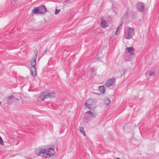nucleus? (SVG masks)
Masks as SVG:
<instances>
[{
	"label": "nucleus",
	"instance_id": "obj_1",
	"mask_svg": "<svg viewBox=\"0 0 159 159\" xmlns=\"http://www.w3.org/2000/svg\"><path fill=\"white\" fill-rule=\"evenodd\" d=\"M35 154L39 156L49 158L53 155L55 153L54 149L52 148L46 149L41 148H37L35 150Z\"/></svg>",
	"mask_w": 159,
	"mask_h": 159
},
{
	"label": "nucleus",
	"instance_id": "obj_2",
	"mask_svg": "<svg viewBox=\"0 0 159 159\" xmlns=\"http://www.w3.org/2000/svg\"><path fill=\"white\" fill-rule=\"evenodd\" d=\"M134 34V28L127 27L124 30L123 36L127 39H129Z\"/></svg>",
	"mask_w": 159,
	"mask_h": 159
},
{
	"label": "nucleus",
	"instance_id": "obj_3",
	"mask_svg": "<svg viewBox=\"0 0 159 159\" xmlns=\"http://www.w3.org/2000/svg\"><path fill=\"white\" fill-rule=\"evenodd\" d=\"M36 57H34L33 59L30 61V64L31 67H30V70L31 75L34 77L36 76V68L35 66L36 65Z\"/></svg>",
	"mask_w": 159,
	"mask_h": 159
},
{
	"label": "nucleus",
	"instance_id": "obj_4",
	"mask_svg": "<svg viewBox=\"0 0 159 159\" xmlns=\"http://www.w3.org/2000/svg\"><path fill=\"white\" fill-rule=\"evenodd\" d=\"M137 9L140 12H143L145 9V4L141 2H138L136 4Z\"/></svg>",
	"mask_w": 159,
	"mask_h": 159
},
{
	"label": "nucleus",
	"instance_id": "obj_5",
	"mask_svg": "<svg viewBox=\"0 0 159 159\" xmlns=\"http://www.w3.org/2000/svg\"><path fill=\"white\" fill-rule=\"evenodd\" d=\"M116 80V79L115 77H113L108 79L105 83V86L108 88L112 86Z\"/></svg>",
	"mask_w": 159,
	"mask_h": 159
},
{
	"label": "nucleus",
	"instance_id": "obj_6",
	"mask_svg": "<svg viewBox=\"0 0 159 159\" xmlns=\"http://www.w3.org/2000/svg\"><path fill=\"white\" fill-rule=\"evenodd\" d=\"M48 94V93H47ZM47 93H45V92L41 93L39 96L37 97V99L39 101L41 102L43 101L46 98H48L47 97Z\"/></svg>",
	"mask_w": 159,
	"mask_h": 159
},
{
	"label": "nucleus",
	"instance_id": "obj_7",
	"mask_svg": "<svg viewBox=\"0 0 159 159\" xmlns=\"http://www.w3.org/2000/svg\"><path fill=\"white\" fill-rule=\"evenodd\" d=\"M94 102L93 99L91 98L86 101L85 103V105L89 109H91V106Z\"/></svg>",
	"mask_w": 159,
	"mask_h": 159
},
{
	"label": "nucleus",
	"instance_id": "obj_8",
	"mask_svg": "<svg viewBox=\"0 0 159 159\" xmlns=\"http://www.w3.org/2000/svg\"><path fill=\"white\" fill-rule=\"evenodd\" d=\"M39 13L40 14H44L47 11L46 9L43 5H41L39 6Z\"/></svg>",
	"mask_w": 159,
	"mask_h": 159
},
{
	"label": "nucleus",
	"instance_id": "obj_9",
	"mask_svg": "<svg viewBox=\"0 0 159 159\" xmlns=\"http://www.w3.org/2000/svg\"><path fill=\"white\" fill-rule=\"evenodd\" d=\"M101 27L103 28H105L108 26L107 22L103 18L101 19Z\"/></svg>",
	"mask_w": 159,
	"mask_h": 159
},
{
	"label": "nucleus",
	"instance_id": "obj_10",
	"mask_svg": "<svg viewBox=\"0 0 159 159\" xmlns=\"http://www.w3.org/2000/svg\"><path fill=\"white\" fill-rule=\"evenodd\" d=\"M126 50L129 53L130 56L134 55V50L133 47H127L126 48Z\"/></svg>",
	"mask_w": 159,
	"mask_h": 159
},
{
	"label": "nucleus",
	"instance_id": "obj_11",
	"mask_svg": "<svg viewBox=\"0 0 159 159\" xmlns=\"http://www.w3.org/2000/svg\"><path fill=\"white\" fill-rule=\"evenodd\" d=\"M45 93H47V97L48 98H53L55 96V93L53 92H51L48 91L46 92H45Z\"/></svg>",
	"mask_w": 159,
	"mask_h": 159
},
{
	"label": "nucleus",
	"instance_id": "obj_12",
	"mask_svg": "<svg viewBox=\"0 0 159 159\" xmlns=\"http://www.w3.org/2000/svg\"><path fill=\"white\" fill-rule=\"evenodd\" d=\"M15 98V97L13 95L8 96L6 98V99L8 103H9V101L11 99H14Z\"/></svg>",
	"mask_w": 159,
	"mask_h": 159
},
{
	"label": "nucleus",
	"instance_id": "obj_13",
	"mask_svg": "<svg viewBox=\"0 0 159 159\" xmlns=\"http://www.w3.org/2000/svg\"><path fill=\"white\" fill-rule=\"evenodd\" d=\"M39 7H35L32 10V13H34V14H39Z\"/></svg>",
	"mask_w": 159,
	"mask_h": 159
},
{
	"label": "nucleus",
	"instance_id": "obj_14",
	"mask_svg": "<svg viewBox=\"0 0 159 159\" xmlns=\"http://www.w3.org/2000/svg\"><path fill=\"white\" fill-rule=\"evenodd\" d=\"M99 90L101 93L104 94L105 93V88L103 86H99Z\"/></svg>",
	"mask_w": 159,
	"mask_h": 159
},
{
	"label": "nucleus",
	"instance_id": "obj_15",
	"mask_svg": "<svg viewBox=\"0 0 159 159\" xmlns=\"http://www.w3.org/2000/svg\"><path fill=\"white\" fill-rule=\"evenodd\" d=\"M154 72L152 70H149L147 71L145 74L146 76H147L148 74L150 76H152L154 75Z\"/></svg>",
	"mask_w": 159,
	"mask_h": 159
},
{
	"label": "nucleus",
	"instance_id": "obj_16",
	"mask_svg": "<svg viewBox=\"0 0 159 159\" xmlns=\"http://www.w3.org/2000/svg\"><path fill=\"white\" fill-rule=\"evenodd\" d=\"M130 13V12L129 11H127L123 16V19H126L128 18Z\"/></svg>",
	"mask_w": 159,
	"mask_h": 159
},
{
	"label": "nucleus",
	"instance_id": "obj_17",
	"mask_svg": "<svg viewBox=\"0 0 159 159\" xmlns=\"http://www.w3.org/2000/svg\"><path fill=\"white\" fill-rule=\"evenodd\" d=\"M79 130L83 134L84 136H86V133L83 127H80L79 128Z\"/></svg>",
	"mask_w": 159,
	"mask_h": 159
},
{
	"label": "nucleus",
	"instance_id": "obj_18",
	"mask_svg": "<svg viewBox=\"0 0 159 159\" xmlns=\"http://www.w3.org/2000/svg\"><path fill=\"white\" fill-rule=\"evenodd\" d=\"M86 114H89L93 118L95 117V116L94 114L91 111H87L86 112Z\"/></svg>",
	"mask_w": 159,
	"mask_h": 159
},
{
	"label": "nucleus",
	"instance_id": "obj_19",
	"mask_svg": "<svg viewBox=\"0 0 159 159\" xmlns=\"http://www.w3.org/2000/svg\"><path fill=\"white\" fill-rule=\"evenodd\" d=\"M110 102V100L108 98H106L104 100V104L107 105H108Z\"/></svg>",
	"mask_w": 159,
	"mask_h": 159
},
{
	"label": "nucleus",
	"instance_id": "obj_20",
	"mask_svg": "<svg viewBox=\"0 0 159 159\" xmlns=\"http://www.w3.org/2000/svg\"><path fill=\"white\" fill-rule=\"evenodd\" d=\"M121 26V24H120L119 26L117 28V30H116V32L115 33V35H117V32H118L119 31V29L120 28V27Z\"/></svg>",
	"mask_w": 159,
	"mask_h": 159
},
{
	"label": "nucleus",
	"instance_id": "obj_21",
	"mask_svg": "<svg viewBox=\"0 0 159 159\" xmlns=\"http://www.w3.org/2000/svg\"><path fill=\"white\" fill-rule=\"evenodd\" d=\"M38 53V51L37 50H35L34 51V55H35V56L34 57H36L37 58V54Z\"/></svg>",
	"mask_w": 159,
	"mask_h": 159
},
{
	"label": "nucleus",
	"instance_id": "obj_22",
	"mask_svg": "<svg viewBox=\"0 0 159 159\" xmlns=\"http://www.w3.org/2000/svg\"><path fill=\"white\" fill-rule=\"evenodd\" d=\"M60 10H57L56 9L55 11V14H57L59 13V12L60 11Z\"/></svg>",
	"mask_w": 159,
	"mask_h": 159
},
{
	"label": "nucleus",
	"instance_id": "obj_23",
	"mask_svg": "<svg viewBox=\"0 0 159 159\" xmlns=\"http://www.w3.org/2000/svg\"><path fill=\"white\" fill-rule=\"evenodd\" d=\"M93 93L96 95H99L100 94L96 92H93Z\"/></svg>",
	"mask_w": 159,
	"mask_h": 159
},
{
	"label": "nucleus",
	"instance_id": "obj_24",
	"mask_svg": "<svg viewBox=\"0 0 159 159\" xmlns=\"http://www.w3.org/2000/svg\"><path fill=\"white\" fill-rule=\"evenodd\" d=\"M15 99L16 101H19V98H15L14 99Z\"/></svg>",
	"mask_w": 159,
	"mask_h": 159
},
{
	"label": "nucleus",
	"instance_id": "obj_25",
	"mask_svg": "<svg viewBox=\"0 0 159 159\" xmlns=\"http://www.w3.org/2000/svg\"><path fill=\"white\" fill-rule=\"evenodd\" d=\"M46 51H45V52H44V53L43 54H44V53H45L46 52Z\"/></svg>",
	"mask_w": 159,
	"mask_h": 159
},
{
	"label": "nucleus",
	"instance_id": "obj_26",
	"mask_svg": "<svg viewBox=\"0 0 159 159\" xmlns=\"http://www.w3.org/2000/svg\"><path fill=\"white\" fill-rule=\"evenodd\" d=\"M2 104V102L0 101V105H1Z\"/></svg>",
	"mask_w": 159,
	"mask_h": 159
},
{
	"label": "nucleus",
	"instance_id": "obj_27",
	"mask_svg": "<svg viewBox=\"0 0 159 159\" xmlns=\"http://www.w3.org/2000/svg\"><path fill=\"white\" fill-rule=\"evenodd\" d=\"M116 159H120L119 158H117Z\"/></svg>",
	"mask_w": 159,
	"mask_h": 159
},
{
	"label": "nucleus",
	"instance_id": "obj_28",
	"mask_svg": "<svg viewBox=\"0 0 159 159\" xmlns=\"http://www.w3.org/2000/svg\"><path fill=\"white\" fill-rule=\"evenodd\" d=\"M17 0H16V1H17Z\"/></svg>",
	"mask_w": 159,
	"mask_h": 159
},
{
	"label": "nucleus",
	"instance_id": "obj_29",
	"mask_svg": "<svg viewBox=\"0 0 159 159\" xmlns=\"http://www.w3.org/2000/svg\"><path fill=\"white\" fill-rule=\"evenodd\" d=\"M15 0V1L16 0Z\"/></svg>",
	"mask_w": 159,
	"mask_h": 159
}]
</instances>
